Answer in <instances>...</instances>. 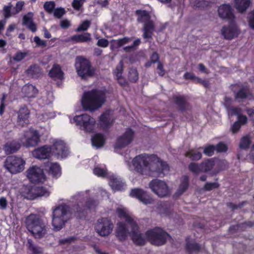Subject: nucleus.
I'll list each match as a JSON object with an SVG mask.
<instances>
[{"mask_svg": "<svg viewBox=\"0 0 254 254\" xmlns=\"http://www.w3.org/2000/svg\"><path fill=\"white\" fill-rule=\"evenodd\" d=\"M55 2L53 0H50V1H46L44 4V7L49 13H52L55 7Z\"/></svg>", "mask_w": 254, "mask_h": 254, "instance_id": "48", "label": "nucleus"}, {"mask_svg": "<svg viewBox=\"0 0 254 254\" xmlns=\"http://www.w3.org/2000/svg\"><path fill=\"white\" fill-rule=\"evenodd\" d=\"M221 33L225 39H232L238 35L239 31L235 27H223L221 29Z\"/></svg>", "mask_w": 254, "mask_h": 254, "instance_id": "27", "label": "nucleus"}, {"mask_svg": "<svg viewBox=\"0 0 254 254\" xmlns=\"http://www.w3.org/2000/svg\"><path fill=\"white\" fill-rule=\"evenodd\" d=\"M215 149V146H214V145H209L204 148L203 152L207 156H212V155L214 154Z\"/></svg>", "mask_w": 254, "mask_h": 254, "instance_id": "54", "label": "nucleus"}, {"mask_svg": "<svg viewBox=\"0 0 254 254\" xmlns=\"http://www.w3.org/2000/svg\"><path fill=\"white\" fill-rule=\"evenodd\" d=\"M65 12H66V11L64 8L59 7L56 8L55 9L54 8V15L57 18H61V17H62V16L64 14Z\"/></svg>", "mask_w": 254, "mask_h": 254, "instance_id": "51", "label": "nucleus"}, {"mask_svg": "<svg viewBox=\"0 0 254 254\" xmlns=\"http://www.w3.org/2000/svg\"><path fill=\"white\" fill-rule=\"evenodd\" d=\"M25 161L21 157L8 156L4 161V166L12 174L20 173L25 168Z\"/></svg>", "mask_w": 254, "mask_h": 254, "instance_id": "8", "label": "nucleus"}, {"mask_svg": "<svg viewBox=\"0 0 254 254\" xmlns=\"http://www.w3.org/2000/svg\"><path fill=\"white\" fill-rule=\"evenodd\" d=\"M134 138V131L131 129H127L126 131L119 136L115 144V148H123L126 147Z\"/></svg>", "mask_w": 254, "mask_h": 254, "instance_id": "16", "label": "nucleus"}, {"mask_svg": "<svg viewBox=\"0 0 254 254\" xmlns=\"http://www.w3.org/2000/svg\"><path fill=\"white\" fill-rule=\"evenodd\" d=\"M155 29V27L153 20H151V18H149L147 23L143 26V37L144 38H152Z\"/></svg>", "mask_w": 254, "mask_h": 254, "instance_id": "24", "label": "nucleus"}, {"mask_svg": "<svg viewBox=\"0 0 254 254\" xmlns=\"http://www.w3.org/2000/svg\"><path fill=\"white\" fill-rule=\"evenodd\" d=\"M189 186V177L183 176L181 180L180 185L176 191V194H177V195H181V194H182V193L187 190Z\"/></svg>", "mask_w": 254, "mask_h": 254, "instance_id": "32", "label": "nucleus"}, {"mask_svg": "<svg viewBox=\"0 0 254 254\" xmlns=\"http://www.w3.org/2000/svg\"><path fill=\"white\" fill-rule=\"evenodd\" d=\"M170 169L166 162L161 160L157 155H151V176L164 177L169 173Z\"/></svg>", "mask_w": 254, "mask_h": 254, "instance_id": "6", "label": "nucleus"}, {"mask_svg": "<svg viewBox=\"0 0 254 254\" xmlns=\"http://www.w3.org/2000/svg\"><path fill=\"white\" fill-rule=\"evenodd\" d=\"M114 224L108 217L99 218L95 225V231L100 236L106 237L112 233Z\"/></svg>", "mask_w": 254, "mask_h": 254, "instance_id": "10", "label": "nucleus"}, {"mask_svg": "<svg viewBox=\"0 0 254 254\" xmlns=\"http://www.w3.org/2000/svg\"><path fill=\"white\" fill-rule=\"evenodd\" d=\"M91 39V34L89 33H84L81 35H74L71 37V40L75 42H88Z\"/></svg>", "mask_w": 254, "mask_h": 254, "instance_id": "40", "label": "nucleus"}, {"mask_svg": "<svg viewBox=\"0 0 254 254\" xmlns=\"http://www.w3.org/2000/svg\"><path fill=\"white\" fill-rule=\"evenodd\" d=\"M93 173L94 174L97 175V176H98L99 177H106V176H107V170H106V169L98 168V167L94 168Z\"/></svg>", "mask_w": 254, "mask_h": 254, "instance_id": "53", "label": "nucleus"}, {"mask_svg": "<svg viewBox=\"0 0 254 254\" xmlns=\"http://www.w3.org/2000/svg\"><path fill=\"white\" fill-rule=\"evenodd\" d=\"M235 98L238 101H243L245 98L254 99V96L252 93L247 92L246 89L242 88L240 89L235 95Z\"/></svg>", "mask_w": 254, "mask_h": 254, "instance_id": "33", "label": "nucleus"}, {"mask_svg": "<svg viewBox=\"0 0 254 254\" xmlns=\"http://www.w3.org/2000/svg\"><path fill=\"white\" fill-rule=\"evenodd\" d=\"M124 63L122 60L120 61L119 64L117 65L115 70V74L119 81V79H122V74L123 69Z\"/></svg>", "mask_w": 254, "mask_h": 254, "instance_id": "50", "label": "nucleus"}, {"mask_svg": "<svg viewBox=\"0 0 254 254\" xmlns=\"http://www.w3.org/2000/svg\"><path fill=\"white\" fill-rule=\"evenodd\" d=\"M49 75L53 78L63 79L64 77V73L59 64H54L50 70Z\"/></svg>", "mask_w": 254, "mask_h": 254, "instance_id": "29", "label": "nucleus"}, {"mask_svg": "<svg viewBox=\"0 0 254 254\" xmlns=\"http://www.w3.org/2000/svg\"><path fill=\"white\" fill-rule=\"evenodd\" d=\"M131 237L134 244L136 245H144L146 244V238L144 237L142 233H140L139 227L133 217L131 219Z\"/></svg>", "mask_w": 254, "mask_h": 254, "instance_id": "14", "label": "nucleus"}, {"mask_svg": "<svg viewBox=\"0 0 254 254\" xmlns=\"http://www.w3.org/2000/svg\"><path fill=\"white\" fill-rule=\"evenodd\" d=\"M109 184L113 190H123L126 186V185L120 179H118L114 175L110 177Z\"/></svg>", "mask_w": 254, "mask_h": 254, "instance_id": "28", "label": "nucleus"}, {"mask_svg": "<svg viewBox=\"0 0 254 254\" xmlns=\"http://www.w3.org/2000/svg\"><path fill=\"white\" fill-rule=\"evenodd\" d=\"M73 120L75 122L77 126H79L81 129H83L85 131H92L96 125V120L87 114L75 116Z\"/></svg>", "mask_w": 254, "mask_h": 254, "instance_id": "9", "label": "nucleus"}, {"mask_svg": "<svg viewBox=\"0 0 254 254\" xmlns=\"http://www.w3.org/2000/svg\"><path fill=\"white\" fill-rule=\"evenodd\" d=\"M33 13L29 12L26 15H25L23 17V24L26 26L30 30L35 32L37 27L36 26L33 21Z\"/></svg>", "mask_w": 254, "mask_h": 254, "instance_id": "26", "label": "nucleus"}, {"mask_svg": "<svg viewBox=\"0 0 254 254\" xmlns=\"http://www.w3.org/2000/svg\"><path fill=\"white\" fill-rule=\"evenodd\" d=\"M218 187H219V184L217 183H206L204 186V189L206 190H211Z\"/></svg>", "mask_w": 254, "mask_h": 254, "instance_id": "57", "label": "nucleus"}, {"mask_svg": "<svg viewBox=\"0 0 254 254\" xmlns=\"http://www.w3.org/2000/svg\"><path fill=\"white\" fill-rule=\"evenodd\" d=\"M136 13L138 15V21L143 22L144 25L147 23L148 19L150 18V15L146 10H137Z\"/></svg>", "mask_w": 254, "mask_h": 254, "instance_id": "39", "label": "nucleus"}, {"mask_svg": "<svg viewBox=\"0 0 254 254\" xmlns=\"http://www.w3.org/2000/svg\"><path fill=\"white\" fill-rule=\"evenodd\" d=\"M49 191L42 187H26L23 192V195L29 199H34L38 196L49 195Z\"/></svg>", "mask_w": 254, "mask_h": 254, "instance_id": "17", "label": "nucleus"}, {"mask_svg": "<svg viewBox=\"0 0 254 254\" xmlns=\"http://www.w3.org/2000/svg\"><path fill=\"white\" fill-rule=\"evenodd\" d=\"M71 218V212L68 206L59 205L53 210L52 225L55 230H60L66 222Z\"/></svg>", "mask_w": 254, "mask_h": 254, "instance_id": "3", "label": "nucleus"}, {"mask_svg": "<svg viewBox=\"0 0 254 254\" xmlns=\"http://www.w3.org/2000/svg\"><path fill=\"white\" fill-rule=\"evenodd\" d=\"M201 247L200 245L197 243H190L187 242L186 244V249L190 253L199 252L201 250Z\"/></svg>", "mask_w": 254, "mask_h": 254, "instance_id": "45", "label": "nucleus"}, {"mask_svg": "<svg viewBox=\"0 0 254 254\" xmlns=\"http://www.w3.org/2000/svg\"><path fill=\"white\" fill-rule=\"evenodd\" d=\"M185 156L190 158L192 160H198L202 158V155L197 149H190L185 153Z\"/></svg>", "mask_w": 254, "mask_h": 254, "instance_id": "38", "label": "nucleus"}, {"mask_svg": "<svg viewBox=\"0 0 254 254\" xmlns=\"http://www.w3.org/2000/svg\"><path fill=\"white\" fill-rule=\"evenodd\" d=\"M116 212L119 217L124 219L126 222H127L129 225H131L132 216L128 212L127 208L118 207L116 209Z\"/></svg>", "mask_w": 254, "mask_h": 254, "instance_id": "30", "label": "nucleus"}, {"mask_svg": "<svg viewBox=\"0 0 254 254\" xmlns=\"http://www.w3.org/2000/svg\"><path fill=\"white\" fill-rule=\"evenodd\" d=\"M27 53H23V52H17L13 56V59L16 62H20L25 57L27 56Z\"/></svg>", "mask_w": 254, "mask_h": 254, "instance_id": "55", "label": "nucleus"}, {"mask_svg": "<svg viewBox=\"0 0 254 254\" xmlns=\"http://www.w3.org/2000/svg\"><path fill=\"white\" fill-rule=\"evenodd\" d=\"M11 5H6L3 8V14L5 18H8L11 15Z\"/></svg>", "mask_w": 254, "mask_h": 254, "instance_id": "60", "label": "nucleus"}, {"mask_svg": "<svg viewBox=\"0 0 254 254\" xmlns=\"http://www.w3.org/2000/svg\"><path fill=\"white\" fill-rule=\"evenodd\" d=\"M27 177L32 182H43L46 179L43 169L37 167L32 166L26 171Z\"/></svg>", "mask_w": 254, "mask_h": 254, "instance_id": "15", "label": "nucleus"}, {"mask_svg": "<svg viewBox=\"0 0 254 254\" xmlns=\"http://www.w3.org/2000/svg\"><path fill=\"white\" fill-rule=\"evenodd\" d=\"M188 169L195 175H198L201 172V163L197 164V163H190L188 165Z\"/></svg>", "mask_w": 254, "mask_h": 254, "instance_id": "44", "label": "nucleus"}, {"mask_svg": "<svg viewBox=\"0 0 254 254\" xmlns=\"http://www.w3.org/2000/svg\"><path fill=\"white\" fill-rule=\"evenodd\" d=\"M97 44L99 46H102V47H106L109 45V42L106 38H100L97 42Z\"/></svg>", "mask_w": 254, "mask_h": 254, "instance_id": "64", "label": "nucleus"}, {"mask_svg": "<svg viewBox=\"0 0 254 254\" xmlns=\"http://www.w3.org/2000/svg\"><path fill=\"white\" fill-rule=\"evenodd\" d=\"M251 4V0H235L236 8L241 12L245 11Z\"/></svg>", "mask_w": 254, "mask_h": 254, "instance_id": "35", "label": "nucleus"}, {"mask_svg": "<svg viewBox=\"0 0 254 254\" xmlns=\"http://www.w3.org/2000/svg\"><path fill=\"white\" fill-rule=\"evenodd\" d=\"M84 1L85 0H73L72 2V5L76 9H79L81 6H82Z\"/></svg>", "mask_w": 254, "mask_h": 254, "instance_id": "59", "label": "nucleus"}, {"mask_svg": "<svg viewBox=\"0 0 254 254\" xmlns=\"http://www.w3.org/2000/svg\"><path fill=\"white\" fill-rule=\"evenodd\" d=\"M34 41L37 46H46L47 45L46 41L43 40V39H41L39 37H35L34 38Z\"/></svg>", "mask_w": 254, "mask_h": 254, "instance_id": "61", "label": "nucleus"}, {"mask_svg": "<svg viewBox=\"0 0 254 254\" xmlns=\"http://www.w3.org/2000/svg\"><path fill=\"white\" fill-rule=\"evenodd\" d=\"M130 195L136 197L143 204H152L154 200L151 195H148L146 191L140 188H134L132 189Z\"/></svg>", "mask_w": 254, "mask_h": 254, "instance_id": "18", "label": "nucleus"}, {"mask_svg": "<svg viewBox=\"0 0 254 254\" xmlns=\"http://www.w3.org/2000/svg\"><path fill=\"white\" fill-rule=\"evenodd\" d=\"M52 152H53L58 158L66 157L68 153V150L63 141H55L51 147Z\"/></svg>", "mask_w": 254, "mask_h": 254, "instance_id": "19", "label": "nucleus"}, {"mask_svg": "<svg viewBox=\"0 0 254 254\" xmlns=\"http://www.w3.org/2000/svg\"><path fill=\"white\" fill-rule=\"evenodd\" d=\"M26 72L28 75L32 76V77H37L41 74L39 66L36 65V64L30 65L26 70Z\"/></svg>", "mask_w": 254, "mask_h": 254, "instance_id": "37", "label": "nucleus"}, {"mask_svg": "<svg viewBox=\"0 0 254 254\" xmlns=\"http://www.w3.org/2000/svg\"><path fill=\"white\" fill-rule=\"evenodd\" d=\"M22 91L28 97H34L38 90L33 84H25L22 88Z\"/></svg>", "mask_w": 254, "mask_h": 254, "instance_id": "31", "label": "nucleus"}, {"mask_svg": "<svg viewBox=\"0 0 254 254\" xmlns=\"http://www.w3.org/2000/svg\"><path fill=\"white\" fill-rule=\"evenodd\" d=\"M104 143V138L102 134L97 133L92 138V144L96 147H101Z\"/></svg>", "mask_w": 254, "mask_h": 254, "instance_id": "42", "label": "nucleus"}, {"mask_svg": "<svg viewBox=\"0 0 254 254\" xmlns=\"http://www.w3.org/2000/svg\"><path fill=\"white\" fill-rule=\"evenodd\" d=\"M251 143V137L250 136H249V135H247V136H244L241 138L239 146L241 148L246 149V148H249V147H250Z\"/></svg>", "mask_w": 254, "mask_h": 254, "instance_id": "46", "label": "nucleus"}, {"mask_svg": "<svg viewBox=\"0 0 254 254\" xmlns=\"http://www.w3.org/2000/svg\"><path fill=\"white\" fill-rule=\"evenodd\" d=\"M215 162L213 159H206L201 163V172H208L213 168Z\"/></svg>", "mask_w": 254, "mask_h": 254, "instance_id": "36", "label": "nucleus"}, {"mask_svg": "<svg viewBox=\"0 0 254 254\" xmlns=\"http://www.w3.org/2000/svg\"><path fill=\"white\" fill-rule=\"evenodd\" d=\"M20 144L18 141L16 140H12V141H9L7 142L3 145V149L6 154H11L16 152L17 150L19 149Z\"/></svg>", "mask_w": 254, "mask_h": 254, "instance_id": "25", "label": "nucleus"}, {"mask_svg": "<svg viewBox=\"0 0 254 254\" xmlns=\"http://www.w3.org/2000/svg\"><path fill=\"white\" fill-rule=\"evenodd\" d=\"M91 24L90 20H88V19H86V20H84L76 29V31H82V30H86L88 29V27H90Z\"/></svg>", "mask_w": 254, "mask_h": 254, "instance_id": "52", "label": "nucleus"}, {"mask_svg": "<svg viewBox=\"0 0 254 254\" xmlns=\"http://www.w3.org/2000/svg\"><path fill=\"white\" fill-rule=\"evenodd\" d=\"M218 14L221 18L232 19L234 17L232 9L230 4H222L218 8Z\"/></svg>", "mask_w": 254, "mask_h": 254, "instance_id": "22", "label": "nucleus"}, {"mask_svg": "<svg viewBox=\"0 0 254 254\" xmlns=\"http://www.w3.org/2000/svg\"><path fill=\"white\" fill-rule=\"evenodd\" d=\"M172 100L176 104L178 109L181 112H185L189 109V103L184 96H173Z\"/></svg>", "mask_w": 254, "mask_h": 254, "instance_id": "23", "label": "nucleus"}, {"mask_svg": "<svg viewBox=\"0 0 254 254\" xmlns=\"http://www.w3.org/2000/svg\"><path fill=\"white\" fill-rule=\"evenodd\" d=\"M52 149L51 147H49L47 145H45L39 148L34 149L32 151V155L34 158L39 159H44V158H49L51 156Z\"/></svg>", "mask_w": 254, "mask_h": 254, "instance_id": "20", "label": "nucleus"}, {"mask_svg": "<svg viewBox=\"0 0 254 254\" xmlns=\"http://www.w3.org/2000/svg\"><path fill=\"white\" fill-rule=\"evenodd\" d=\"M157 63H158V65L157 67V69L158 70V74L160 75H165V71L164 68V66H163L162 63H161V62H159V60H158Z\"/></svg>", "mask_w": 254, "mask_h": 254, "instance_id": "63", "label": "nucleus"}, {"mask_svg": "<svg viewBox=\"0 0 254 254\" xmlns=\"http://www.w3.org/2000/svg\"><path fill=\"white\" fill-rule=\"evenodd\" d=\"M228 149V147L226 144L224 143H222V142H220L218 144L215 146V150L217 152H225Z\"/></svg>", "mask_w": 254, "mask_h": 254, "instance_id": "56", "label": "nucleus"}, {"mask_svg": "<svg viewBox=\"0 0 254 254\" xmlns=\"http://www.w3.org/2000/svg\"><path fill=\"white\" fill-rule=\"evenodd\" d=\"M25 223L28 230L35 238H43L48 232L47 223L38 214H31L26 216Z\"/></svg>", "mask_w": 254, "mask_h": 254, "instance_id": "2", "label": "nucleus"}, {"mask_svg": "<svg viewBox=\"0 0 254 254\" xmlns=\"http://www.w3.org/2000/svg\"><path fill=\"white\" fill-rule=\"evenodd\" d=\"M145 236L151 244L157 246L165 244L168 238L170 237L169 233L163 231L161 228H154L148 230L146 232Z\"/></svg>", "mask_w": 254, "mask_h": 254, "instance_id": "5", "label": "nucleus"}, {"mask_svg": "<svg viewBox=\"0 0 254 254\" xmlns=\"http://www.w3.org/2000/svg\"><path fill=\"white\" fill-rule=\"evenodd\" d=\"M40 140V135L38 131H25L20 138L22 144L26 147L37 145Z\"/></svg>", "mask_w": 254, "mask_h": 254, "instance_id": "13", "label": "nucleus"}, {"mask_svg": "<svg viewBox=\"0 0 254 254\" xmlns=\"http://www.w3.org/2000/svg\"><path fill=\"white\" fill-rule=\"evenodd\" d=\"M100 125L103 127H107L112 124L113 121H111L109 115L103 114L100 118Z\"/></svg>", "mask_w": 254, "mask_h": 254, "instance_id": "43", "label": "nucleus"}, {"mask_svg": "<svg viewBox=\"0 0 254 254\" xmlns=\"http://www.w3.org/2000/svg\"><path fill=\"white\" fill-rule=\"evenodd\" d=\"M75 68L78 75L82 78H87L92 76L95 73L91 62L84 57H77L75 61Z\"/></svg>", "mask_w": 254, "mask_h": 254, "instance_id": "7", "label": "nucleus"}, {"mask_svg": "<svg viewBox=\"0 0 254 254\" xmlns=\"http://www.w3.org/2000/svg\"><path fill=\"white\" fill-rule=\"evenodd\" d=\"M149 187L153 192L160 197H164L170 194L169 187L166 182L162 180L154 179L149 183Z\"/></svg>", "mask_w": 254, "mask_h": 254, "instance_id": "11", "label": "nucleus"}, {"mask_svg": "<svg viewBox=\"0 0 254 254\" xmlns=\"http://www.w3.org/2000/svg\"><path fill=\"white\" fill-rule=\"evenodd\" d=\"M48 165L49 166L48 172L52 177H58L61 176V168L59 164H57V163H49Z\"/></svg>", "mask_w": 254, "mask_h": 254, "instance_id": "34", "label": "nucleus"}, {"mask_svg": "<svg viewBox=\"0 0 254 254\" xmlns=\"http://www.w3.org/2000/svg\"><path fill=\"white\" fill-rule=\"evenodd\" d=\"M115 235L117 239L121 242H124L128 239V236H131V227L128 222H117L115 230Z\"/></svg>", "mask_w": 254, "mask_h": 254, "instance_id": "12", "label": "nucleus"}, {"mask_svg": "<svg viewBox=\"0 0 254 254\" xmlns=\"http://www.w3.org/2000/svg\"><path fill=\"white\" fill-rule=\"evenodd\" d=\"M132 163L137 172L151 176V155L140 154L133 158Z\"/></svg>", "mask_w": 254, "mask_h": 254, "instance_id": "4", "label": "nucleus"}, {"mask_svg": "<svg viewBox=\"0 0 254 254\" xmlns=\"http://www.w3.org/2000/svg\"><path fill=\"white\" fill-rule=\"evenodd\" d=\"M230 111L231 114H238V120L240 123H242V124H246V123H247V117L244 116V115H241L242 113V109H241V108H231Z\"/></svg>", "mask_w": 254, "mask_h": 254, "instance_id": "41", "label": "nucleus"}, {"mask_svg": "<svg viewBox=\"0 0 254 254\" xmlns=\"http://www.w3.org/2000/svg\"><path fill=\"white\" fill-rule=\"evenodd\" d=\"M106 101V93L103 90L93 89L84 92L81 99V103L85 110L94 111L102 106Z\"/></svg>", "mask_w": 254, "mask_h": 254, "instance_id": "1", "label": "nucleus"}, {"mask_svg": "<svg viewBox=\"0 0 254 254\" xmlns=\"http://www.w3.org/2000/svg\"><path fill=\"white\" fill-rule=\"evenodd\" d=\"M28 245L30 250H31V251H32V252L34 253V254H37L42 252V250H41V248H39V247H37V246H35V245H34V244L33 243L32 240H30V239H29V240L28 241Z\"/></svg>", "mask_w": 254, "mask_h": 254, "instance_id": "49", "label": "nucleus"}, {"mask_svg": "<svg viewBox=\"0 0 254 254\" xmlns=\"http://www.w3.org/2000/svg\"><path fill=\"white\" fill-rule=\"evenodd\" d=\"M206 4V0H196L193 1L192 6L193 8H199V7H203Z\"/></svg>", "mask_w": 254, "mask_h": 254, "instance_id": "58", "label": "nucleus"}, {"mask_svg": "<svg viewBox=\"0 0 254 254\" xmlns=\"http://www.w3.org/2000/svg\"><path fill=\"white\" fill-rule=\"evenodd\" d=\"M138 78V73L137 69L135 68H131L128 71V79L130 81L136 82Z\"/></svg>", "mask_w": 254, "mask_h": 254, "instance_id": "47", "label": "nucleus"}, {"mask_svg": "<svg viewBox=\"0 0 254 254\" xmlns=\"http://www.w3.org/2000/svg\"><path fill=\"white\" fill-rule=\"evenodd\" d=\"M30 111L27 107H22L18 112L17 123L19 126L24 127L29 123Z\"/></svg>", "mask_w": 254, "mask_h": 254, "instance_id": "21", "label": "nucleus"}, {"mask_svg": "<svg viewBox=\"0 0 254 254\" xmlns=\"http://www.w3.org/2000/svg\"><path fill=\"white\" fill-rule=\"evenodd\" d=\"M24 5V1H23V0H19V1H17L15 4V11L14 12V13H17V12H19V11L22 9Z\"/></svg>", "mask_w": 254, "mask_h": 254, "instance_id": "62", "label": "nucleus"}]
</instances>
